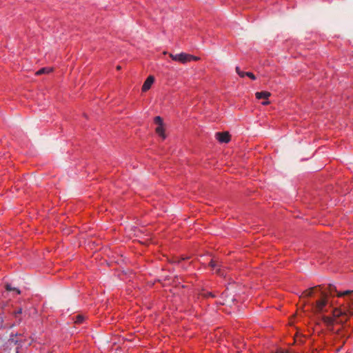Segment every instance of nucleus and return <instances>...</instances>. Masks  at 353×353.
<instances>
[{
	"label": "nucleus",
	"instance_id": "nucleus-1",
	"mask_svg": "<svg viewBox=\"0 0 353 353\" xmlns=\"http://www.w3.org/2000/svg\"><path fill=\"white\" fill-rule=\"evenodd\" d=\"M340 292H337L336 287L333 285H328L327 288H324L323 285H319L303 292L301 298L305 299L311 297V296H317L318 299L312 305H313V308L316 312H323L325 307L327 304L328 296H334L336 293V296L339 297L338 293Z\"/></svg>",
	"mask_w": 353,
	"mask_h": 353
},
{
	"label": "nucleus",
	"instance_id": "nucleus-2",
	"mask_svg": "<svg viewBox=\"0 0 353 353\" xmlns=\"http://www.w3.org/2000/svg\"><path fill=\"white\" fill-rule=\"evenodd\" d=\"M339 297H345V303L340 308H336L334 310L335 317H344L345 320L341 319V322H346L350 316L353 315V290H345L343 292L338 293Z\"/></svg>",
	"mask_w": 353,
	"mask_h": 353
},
{
	"label": "nucleus",
	"instance_id": "nucleus-3",
	"mask_svg": "<svg viewBox=\"0 0 353 353\" xmlns=\"http://www.w3.org/2000/svg\"><path fill=\"white\" fill-rule=\"evenodd\" d=\"M154 122L157 125V127L155 129L156 133L160 136L163 139L166 138V135L165 133V129L163 127V120L161 117L157 116L154 119Z\"/></svg>",
	"mask_w": 353,
	"mask_h": 353
},
{
	"label": "nucleus",
	"instance_id": "nucleus-4",
	"mask_svg": "<svg viewBox=\"0 0 353 353\" xmlns=\"http://www.w3.org/2000/svg\"><path fill=\"white\" fill-rule=\"evenodd\" d=\"M199 57L193 56L187 53H180L178 54V61L180 63H183V64H185L186 63H188V61H192V60H199Z\"/></svg>",
	"mask_w": 353,
	"mask_h": 353
},
{
	"label": "nucleus",
	"instance_id": "nucleus-5",
	"mask_svg": "<svg viewBox=\"0 0 353 353\" xmlns=\"http://www.w3.org/2000/svg\"><path fill=\"white\" fill-rule=\"evenodd\" d=\"M336 308H334L333 310H332V317L331 316H323L322 319L323 321V322L325 323H326L327 325H332L335 321L336 319H339V321H337L338 323H345V322H341V319L344 320V317H335L334 316V310H335Z\"/></svg>",
	"mask_w": 353,
	"mask_h": 353
},
{
	"label": "nucleus",
	"instance_id": "nucleus-6",
	"mask_svg": "<svg viewBox=\"0 0 353 353\" xmlns=\"http://www.w3.org/2000/svg\"><path fill=\"white\" fill-rule=\"evenodd\" d=\"M216 139L221 143H228L230 140V135L228 132L216 133Z\"/></svg>",
	"mask_w": 353,
	"mask_h": 353
},
{
	"label": "nucleus",
	"instance_id": "nucleus-7",
	"mask_svg": "<svg viewBox=\"0 0 353 353\" xmlns=\"http://www.w3.org/2000/svg\"><path fill=\"white\" fill-rule=\"evenodd\" d=\"M154 81V78L153 76H149L145 82L143 83V85L142 86V91L146 92L148 91L152 86Z\"/></svg>",
	"mask_w": 353,
	"mask_h": 353
},
{
	"label": "nucleus",
	"instance_id": "nucleus-8",
	"mask_svg": "<svg viewBox=\"0 0 353 353\" xmlns=\"http://www.w3.org/2000/svg\"><path fill=\"white\" fill-rule=\"evenodd\" d=\"M190 267L191 262L187 263L185 258H182L181 259H178V268H181L184 270H187Z\"/></svg>",
	"mask_w": 353,
	"mask_h": 353
},
{
	"label": "nucleus",
	"instance_id": "nucleus-9",
	"mask_svg": "<svg viewBox=\"0 0 353 353\" xmlns=\"http://www.w3.org/2000/svg\"><path fill=\"white\" fill-rule=\"evenodd\" d=\"M270 92L268 91H261V92H256L255 93V97L258 99H268L269 97L270 96Z\"/></svg>",
	"mask_w": 353,
	"mask_h": 353
},
{
	"label": "nucleus",
	"instance_id": "nucleus-10",
	"mask_svg": "<svg viewBox=\"0 0 353 353\" xmlns=\"http://www.w3.org/2000/svg\"><path fill=\"white\" fill-rule=\"evenodd\" d=\"M52 71V68H43L39 70L36 72V74L37 75H41V74H45V73H49V72H50Z\"/></svg>",
	"mask_w": 353,
	"mask_h": 353
},
{
	"label": "nucleus",
	"instance_id": "nucleus-11",
	"mask_svg": "<svg viewBox=\"0 0 353 353\" xmlns=\"http://www.w3.org/2000/svg\"><path fill=\"white\" fill-rule=\"evenodd\" d=\"M6 290H8V291H14V292H16L18 294H19L21 293V291H20L19 289L15 288H12V287L11 286V285H10V284H8V283H7V284L6 285Z\"/></svg>",
	"mask_w": 353,
	"mask_h": 353
},
{
	"label": "nucleus",
	"instance_id": "nucleus-12",
	"mask_svg": "<svg viewBox=\"0 0 353 353\" xmlns=\"http://www.w3.org/2000/svg\"><path fill=\"white\" fill-rule=\"evenodd\" d=\"M83 320H84V316L83 315L79 314V315H77L76 316V319L74 321V323L80 324V323H81L83 321Z\"/></svg>",
	"mask_w": 353,
	"mask_h": 353
},
{
	"label": "nucleus",
	"instance_id": "nucleus-13",
	"mask_svg": "<svg viewBox=\"0 0 353 353\" xmlns=\"http://www.w3.org/2000/svg\"><path fill=\"white\" fill-rule=\"evenodd\" d=\"M201 296L204 298H214V295L212 294V292H204L201 293Z\"/></svg>",
	"mask_w": 353,
	"mask_h": 353
},
{
	"label": "nucleus",
	"instance_id": "nucleus-14",
	"mask_svg": "<svg viewBox=\"0 0 353 353\" xmlns=\"http://www.w3.org/2000/svg\"><path fill=\"white\" fill-rule=\"evenodd\" d=\"M245 74H246V76H248V77L250 78V79H256V77L253 73H252L250 72H246Z\"/></svg>",
	"mask_w": 353,
	"mask_h": 353
},
{
	"label": "nucleus",
	"instance_id": "nucleus-15",
	"mask_svg": "<svg viewBox=\"0 0 353 353\" xmlns=\"http://www.w3.org/2000/svg\"><path fill=\"white\" fill-rule=\"evenodd\" d=\"M210 266L211 268H212L213 269H214V268H217V263H216V261H215L212 260V261H210Z\"/></svg>",
	"mask_w": 353,
	"mask_h": 353
},
{
	"label": "nucleus",
	"instance_id": "nucleus-16",
	"mask_svg": "<svg viewBox=\"0 0 353 353\" xmlns=\"http://www.w3.org/2000/svg\"><path fill=\"white\" fill-rule=\"evenodd\" d=\"M216 274H218L220 276H225L223 270H222L221 268H218L216 270Z\"/></svg>",
	"mask_w": 353,
	"mask_h": 353
},
{
	"label": "nucleus",
	"instance_id": "nucleus-17",
	"mask_svg": "<svg viewBox=\"0 0 353 353\" xmlns=\"http://www.w3.org/2000/svg\"><path fill=\"white\" fill-rule=\"evenodd\" d=\"M21 312H22V310H21V308H19L17 311H15L14 312V314L15 316H17L18 314H21Z\"/></svg>",
	"mask_w": 353,
	"mask_h": 353
},
{
	"label": "nucleus",
	"instance_id": "nucleus-18",
	"mask_svg": "<svg viewBox=\"0 0 353 353\" xmlns=\"http://www.w3.org/2000/svg\"><path fill=\"white\" fill-rule=\"evenodd\" d=\"M246 72H243V71H241V72H239V75L241 77H244L246 76Z\"/></svg>",
	"mask_w": 353,
	"mask_h": 353
},
{
	"label": "nucleus",
	"instance_id": "nucleus-19",
	"mask_svg": "<svg viewBox=\"0 0 353 353\" xmlns=\"http://www.w3.org/2000/svg\"><path fill=\"white\" fill-rule=\"evenodd\" d=\"M170 57L172 59V60L176 61V55H174L173 54H170Z\"/></svg>",
	"mask_w": 353,
	"mask_h": 353
},
{
	"label": "nucleus",
	"instance_id": "nucleus-20",
	"mask_svg": "<svg viewBox=\"0 0 353 353\" xmlns=\"http://www.w3.org/2000/svg\"><path fill=\"white\" fill-rule=\"evenodd\" d=\"M265 101L262 102V104L264 105H268L270 103V101H268V99H265Z\"/></svg>",
	"mask_w": 353,
	"mask_h": 353
},
{
	"label": "nucleus",
	"instance_id": "nucleus-21",
	"mask_svg": "<svg viewBox=\"0 0 353 353\" xmlns=\"http://www.w3.org/2000/svg\"><path fill=\"white\" fill-rule=\"evenodd\" d=\"M235 70L237 74H239V72H241L240 68L239 67H236Z\"/></svg>",
	"mask_w": 353,
	"mask_h": 353
},
{
	"label": "nucleus",
	"instance_id": "nucleus-22",
	"mask_svg": "<svg viewBox=\"0 0 353 353\" xmlns=\"http://www.w3.org/2000/svg\"><path fill=\"white\" fill-rule=\"evenodd\" d=\"M117 69L118 70H121V67L120 65H118V66H117Z\"/></svg>",
	"mask_w": 353,
	"mask_h": 353
},
{
	"label": "nucleus",
	"instance_id": "nucleus-23",
	"mask_svg": "<svg viewBox=\"0 0 353 353\" xmlns=\"http://www.w3.org/2000/svg\"><path fill=\"white\" fill-rule=\"evenodd\" d=\"M279 353H289V352H288V351H285V352H284V351H281V352H279Z\"/></svg>",
	"mask_w": 353,
	"mask_h": 353
}]
</instances>
